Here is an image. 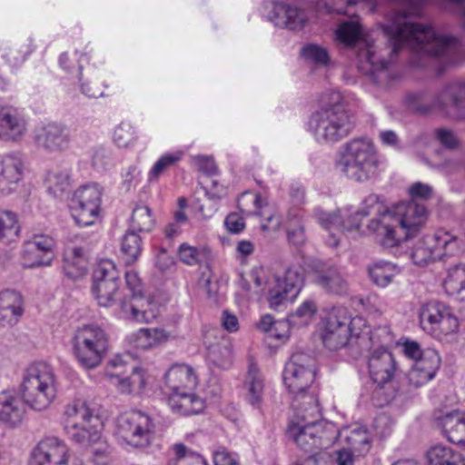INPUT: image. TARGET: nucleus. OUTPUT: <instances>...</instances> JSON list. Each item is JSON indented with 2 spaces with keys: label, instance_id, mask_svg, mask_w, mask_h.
Instances as JSON below:
<instances>
[{
  "label": "nucleus",
  "instance_id": "28",
  "mask_svg": "<svg viewBox=\"0 0 465 465\" xmlns=\"http://www.w3.org/2000/svg\"><path fill=\"white\" fill-rule=\"evenodd\" d=\"M346 325L350 328V341L355 339L361 345L363 341L370 340L371 343H387L392 341L391 335L387 327H379L374 331H371L365 319L357 316L351 318L347 312Z\"/></svg>",
  "mask_w": 465,
  "mask_h": 465
},
{
  "label": "nucleus",
  "instance_id": "44",
  "mask_svg": "<svg viewBox=\"0 0 465 465\" xmlns=\"http://www.w3.org/2000/svg\"><path fill=\"white\" fill-rule=\"evenodd\" d=\"M142 238L133 230H128L122 238L121 252L125 263L133 264L141 255Z\"/></svg>",
  "mask_w": 465,
  "mask_h": 465
},
{
  "label": "nucleus",
  "instance_id": "19",
  "mask_svg": "<svg viewBox=\"0 0 465 465\" xmlns=\"http://www.w3.org/2000/svg\"><path fill=\"white\" fill-rule=\"evenodd\" d=\"M55 241L45 234L34 235L25 242L21 253L22 265L25 268L48 266L54 258Z\"/></svg>",
  "mask_w": 465,
  "mask_h": 465
},
{
  "label": "nucleus",
  "instance_id": "27",
  "mask_svg": "<svg viewBox=\"0 0 465 465\" xmlns=\"http://www.w3.org/2000/svg\"><path fill=\"white\" fill-rule=\"evenodd\" d=\"M24 173V163L15 154L0 155V192L9 194L15 191Z\"/></svg>",
  "mask_w": 465,
  "mask_h": 465
},
{
  "label": "nucleus",
  "instance_id": "5",
  "mask_svg": "<svg viewBox=\"0 0 465 465\" xmlns=\"http://www.w3.org/2000/svg\"><path fill=\"white\" fill-rule=\"evenodd\" d=\"M428 211L424 204L416 202L401 203L391 208L381 223L386 227L381 246L387 249L399 246L415 236L425 225Z\"/></svg>",
  "mask_w": 465,
  "mask_h": 465
},
{
  "label": "nucleus",
  "instance_id": "2",
  "mask_svg": "<svg viewBox=\"0 0 465 465\" xmlns=\"http://www.w3.org/2000/svg\"><path fill=\"white\" fill-rule=\"evenodd\" d=\"M390 213L391 208L384 204L382 198L378 194L371 193L362 200L356 211L345 209L327 213L321 209H316L315 217L328 232L326 243L334 248L339 245L341 234H361L362 219L370 215H375V217L368 223L366 229L368 232L374 233L381 244L386 231L381 220Z\"/></svg>",
  "mask_w": 465,
  "mask_h": 465
},
{
  "label": "nucleus",
  "instance_id": "25",
  "mask_svg": "<svg viewBox=\"0 0 465 465\" xmlns=\"http://www.w3.org/2000/svg\"><path fill=\"white\" fill-rule=\"evenodd\" d=\"M244 400L253 409L262 411L266 395L265 379L257 364L249 363L242 384Z\"/></svg>",
  "mask_w": 465,
  "mask_h": 465
},
{
  "label": "nucleus",
  "instance_id": "1",
  "mask_svg": "<svg viewBox=\"0 0 465 465\" xmlns=\"http://www.w3.org/2000/svg\"><path fill=\"white\" fill-rule=\"evenodd\" d=\"M382 31L389 44H377L366 36L356 20L341 22L334 32L336 42L354 49L359 70L371 75L380 86H389L393 79L390 64L404 47L414 53L444 57L449 64L463 61V46L458 38L440 35L430 25L415 22L410 12L391 14Z\"/></svg>",
  "mask_w": 465,
  "mask_h": 465
},
{
  "label": "nucleus",
  "instance_id": "53",
  "mask_svg": "<svg viewBox=\"0 0 465 465\" xmlns=\"http://www.w3.org/2000/svg\"><path fill=\"white\" fill-rule=\"evenodd\" d=\"M301 55L307 62L318 66H326L330 63V54L328 50L320 45H305L301 50Z\"/></svg>",
  "mask_w": 465,
  "mask_h": 465
},
{
  "label": "nucleus",
  "instance_id": "61",
  "mask_svg": "<svg viewBox=\"0 0 465 465\" xmlns=\"http://www.w3.org/2000/svg\"><path fill=\"white\" fill-rule=\"evenodd\" d=\"M432 187L427 183L420 182L413 183L409 188V193L411 198V202H416L417 200H428L432 196Z\"/></svg>",
  "mask_w": 465,
  "mask_h": 465
},
{
  "label": "nucleus",
  "instance_id": "57",
  "mask_svg": "<svg viewBox=\"0 0 465 465\" xmlns=\"http://www.w3.org/2000/svg\"><path fill=\"white\" fill-rule=\"evenodd\" d=\"M333 5L325 4L324 8L329 14H347L346 7L352 5L366 4L374 9L377 5V0H336Z\"/></svg>",
  "mask_w": 465,
  "mask_h": 465
},
{
  "label": "nucleus",
  "instance_id": "4",
  "mask_svg": "<svg viewBox=\"0 0 465 465\" xmlns=\"http://www.w3.org/2000/svg\"><path fill=\"white\" fill-rule=\"evenodd\" d=\"M335 167L343 176L355 183L370 181L377 174L379 167L374 144L367 139L350 140L340 147Z\"/></svg>",
  "mask_w": 465,
  "mask_h": 465
},
{
  "label": "nucleus",
  "instance_id": "37",
  "mask_svg": "<svg viewBox=\"0 0 465 465\" xmlns=\"http://www.w3.org/2000/svg\"><path fill=\"white\" fill-rule=\"evenodd\" d=\"M63 269L71 279H77L85 274L86 259L84 250L78 246H68L64 252Z\"/></svg>",
  "mask_w": 465,
  "mask_h": 465
},
{
  "label": "nucleus",
  "instance_id": "23",
  "mask_svg": "<svg viewBox=\"0 0 465 465\" xmlns=\"http://www.w3.org/2000/svg\"><path fill=\"white\" fill-rule=\"evenodd\" d=\"M441 365L439 352L426 349L423 356L418 359L408 372L409 382L414 387H421L433 380Z\"/></svg>",
  "mask_w": 465,
  "mask_h": 465
},
{
  "label": "nucleus",
  "instance_id": "38",
  "mask_svg": "<svg viewBox=\"0 0 465 465\" xmlns=\"http://www.w3.org/2000/svg\"><path fill=\"white\" fill-rule=\"evenodd\" d=\"M169 334L162 328H141L130 336V342L134 347L148 350L165 342Z\"/></svg>",
  "mask_w": 465,
  "mask_h": 465
},
{
  "label": "nucleus",
  "instance_id": "21",
  "mask_svg": "<svg viewBox=\"0 0 465 465\" xmlns=\"http://www.w3.org/2000/svg\"><path fill=\"white\" fill-rule=\"evenodd\" d=\"M270 20L282 28L292 31L302 30L308 23L306 10L297 3H275L270 14Z\"/></svg>",
  "mask_w": 465,
  "mask_h": 465
},
{
  "label": "nucleus",
  "instance_id": "62",
  "mask_svg": "<svg viewBox=\"0 0 465 465\" xmlns=\"http://www.w3.org/2000/svg\"><path fill=\"white\" fill-rule=\"evenodd\" d=\"M194 162L198 170L210 176V178L215 175L218 172L217 165L212 157L198 155L194 157Z\"/></svg>",
  "mask_w": 465,
  "mask_h": 465
},
{
  "label": "nucleus",
  "instance_id": "50",
  "mask_svg": "<svg viewBox=\"0 0 465 465\" xmlns=\"http://www.w3.org/2000/svg\"><path fill=\"white\" fill-rule=\"evenodd\" d=\"M259 329L269 332L270 336L278 340L288 338L290 332V324L287 321H274L272 316L266 314L262 317L259 322Z\"/></svg>",
  "mask_w": 465,
  "mask_h": 465
},
{
  "label": "nucleus",
  "instance_id": "40",
  "mask_svg": "<svg viewBox=\"0 0 465 465\" xmlns=\"http://www.w3.org/2000/svg\"><path fill=\"white\" fill-rule=\"evenodd\" d=\"M207 361L211 366L226 370L232 365V346L227 339L210 344L207 348Z\"/></svg>",
  "mask_w": 465,
  "mask_h": 465
},
{
  "label": "nucleus",
  "instance_id": "8",
  "mask_svg": "<svg viewBox=\"0 0 465 465\" xmlns=\"http://www.w3.org/2000/svg\"><path fill=\"white\" fill-rule=\"evenodd\" d=\"M103 422L95 408L80 399L64 407V430L77 442H96L100 439Z\"/></svg>",
  "mask_w": 465,
  "mask_h": 465
},
{
  "label": "nucleus",
  "instance_id": "33",
  "mask_svg": "<svg viewBox=\"0 0 465 465\" xmlns=\"http://www.w3.org/2000/svg\"><path fill=\"white\" fill-rule=\"evenodd\" d=\"M168 405L173 412L184 416L198 414L205 408L204 401L193 391L169 393Z\"/></svg>",
  "mask_w": 465,
  "mask_h": 465
},
{
  "label": "nucleus",
  "instance_id": "34",
  "mask_svg": "<svg viewBox=\"0 0 465 465\" xmlns=\"http://www.w3.org/2000/svg\"><path fill=\"white\" fill-rule=\"evenodd\" d=\"M24 410L16 392L12 390L0 391V421L15 426L23 419Z\"/></svg>",
  "mask_w": 465,
  "mask_h": 465
},
{
  "label": "nucleus",
  "instance_id": "9",
  "mask_svg": "<svg viewBox=\"0 0 465 465\" xmlns=\"http://www.w3.org/2000/svg\"><path fill=\"white\" fill-rule=\"evenodd\" d=\"M263 272L253 271L252 278L257 287L267 286V300L271 309L278 311L292 302L301 292L304 276L298 267H289L281 273L264 280Z\"/></svg>",
  "mask_w": 465,
  "mask_h": 465
},
{
  "label": "nucleus",
  "instance_id": "35",
  "mask_svg": "<svg viewBox=\"0 0 465 465\" xmlns=\"http://www.w3.org/2000/svg\"><path fill=\"white\" fill-rule=\"evenodd\" d=\"M313 282L326 292L335 295H343L348 292L349 287L347 281L342 277L340 272L333 267L317 272Z\"/></svg>",
  "mask_w": 465,
  "mask_h": 465
},
{
  "label": "nucleus",
  "instance_id": "22",
  "mask_svg": "<svg viewBox=\"0 0 465 465\" xmlns=\"http://www.w3.org/2000/svg\"><path fill=\"white\" fill-rule=\"evenodd\" d=\"M121 316L137 322H152L159 314L157 303L151 297L134 293L129 300L120 302Z\"/></svg>",
  "mask_w": 465,
  "mask_h": 465
},
{
  "label": "nucleus",
  "instance_id": "16",
  "mask_svg": "<svg viewBox=\"0 0 465 465\" xmlns=\"http://www.w3.org/2000/svg\"><path fill=\"white\" fill-rule=\"evenodd\" d=\"M104 374L121 393L138 392L145 386L143 370L128 364L121 356H114L107 362Z\"/></svg>",
  "mask_w": 465,
  "mask_h": 465
},
{
  "label": "nucleus",
  "instance_id": "7",
  "mask_svg": "<svg viewBox=\"0 0 465 465\" xmlns=\"http://www.w3.org/2000/svg\"><path fill=\"white\" fill-rule=\"evenodd\" d=\"M22 400L36 411L47 409L56 399L55 374L45 361L30 364L24 372L20 388Z\"/></svg>",
  "mask_w": 465,
  "mask_h": 465
},
{
  "label": "nucleus",
  "instance_id": "3",
  "mask_svg": "<svg viewBox=\"0 0 465 465\" xmlns=\"http://www.w3.org/2000/svg\"><path fill=\"white\" fill-rule=\"evenodd\" d=\"M306 402L297 406V412L290 420L286 435L296 445L307 452L328 449L338 439V428L331 422L320 420L321 411L318 399L309 397Z\"/></svg>",
  "mask_w": 465,
  "mask_h": 465
},
{
  "label": "nucleus",
  "instance_id": "32",
  "mask_svg": "<svg viewBox=\"0 0 465 465\" xmlns=\"http://www.w3.org/2000/svg\"><path fill=\"white\" fill-rule=\"evenodd\" d=\"M338 438L346 443L347 447L357 456H364L371 449L372 438L370 432L365 427L358 424L341 430H338Z\"/></svg>",
  "mask_w": 465,
  "mask_h": 465
},
{
  "label": "nucleus",
  "instance_id": "20",
  "mask_svg": "<svg viewBox=\"0 0 465 465\" xmlns=\"http://www.w3.org/2000/svg\"><path fill=\"white\" fill-rule=\"evenodd\" d=\"M367 367L370 378L380 387L389 383L396 372V361L391 351L383 346L373 349L367 359ZM381 388L375 391L381 392Z\"/></svg>",
  "mask_w": 465,
  "mask_h": 465
},
{
  "label": "nucleus",
  "instance_id": "58",
  "mask_svg": "<svg viewBox=\"0 0 465 465\" xmlns=\"http://www.w3.org/2000/svg\"><path fill=\"white\" fill-rule=\"evenodd\" d=\"M317 312V307L314 302L311 300L304 301L296 310V312L291 315L290 321L295 322V318L301 320V323L306 324L313 317Z\"/></svg>",
  "mask_w": 465,
  "mask_h": 465
},
{
  "label": "nucleus",
  "instance_id": "39",
  "mask_svg": "<svg viewBox=\"0 0 465 465\" xmlns=\"http://www.w3.org/2000/svg\"><path fill=\"white\" fill-rule=\"evenodd\" d=\"M20 232L17 214L12 211L0 210V248L17 242Z\"/></svg>",
  "mask_w": 465,
  "mask_h": 465
},
{
  "label": "nucleus",
  "instance_id": "41",
  "mask_svg": "<svg viewBox=\"0 0 465 465\" xmlns=\"http://www.w3.org/2000/svg\"><path fill=\"white\" fill-rule=\"evenodd\" d=\"M429 465H465L463 456L451 448L435 445L427 452Z\"/></svg>",
  "mask_w": 465,
  "mask_h": 465
},
{
  "label": "nucleus",
  "instance_id": "11",
  "mask_svg": "<svg viewBox=\"0 0 465 465\" xmlns=\"http://www.w3.org/2000/svg\"><path fill=\"white\" fill-rule=\"evenodd\" d=\"M462 241L454 233L443 229L437 230L419 240L412 251L411 260L419 266H425L430 262L458 253Z\"/></svg>",
  "mask_w": 465,
  "mask_h": 465
},
{
  "label": "nucleus",
  "instance_id": "46",
  "mask_svg": "<svg viewBox=\"0 0 465 465\" xmlns=\"http://www.w3.org/2000/svg\"><path fill=\"white\" fill-rule=\"evenodd\" d=\"M154 224L152 211L147 205L141 204L134 208L129 230L135 232H149L153 229Z\"/></svg>",
  "mask_w": 465,
  "mask_h": 465
},
{
  "label": "nucleus",
  "instance_id": "29",
  "mask_svg": "<svg viewBox=\"0 0 465 465\" xmlns=\"http://www.w3.org/2000/svg\"><path fill=\"white\" fill-rule=\"evenodd\" d=\"M164 381L168 394L193 391L198 383L193 369L185 364L172 366L165 373Z\"/></svg>",
  "mask_w": 465,
  "mask_h": 465
},
{
  "label": "nucleus",
  "instance_id": "64",
  "mask_svg": "<svg viewBox=\"0 0 465 465\" xmlns=\"http://www.w3.org/2000/svg\"><path fill=\"white\" fill-rule=\"evenodd\" d=\"M227 230L232 233H239L245 228L243 217L238 213L228 214L224 220Z\"/></svg>",
  "mask_w": 465,
  "mask_h": 465
},
{
  "label": "nucleus",
  "instance_id": "55",
  "mask_svg": "<svg viewBox=\"0 0 465 465\" xmlns=\"http://www.w3.org/2000/svg\"><path fill=\"white\" fill-rule=\"evenodd\" d=\"M114 142L119 147H128L136 140L135 130L129 123L119 124L114 132Z\"/></svg>",
  "mask_w": 465,
  "mask_h": 465
},
{
  "label": "nucleus",
  "instance_id": "63",
  "mask_svg": "<svg viewBox=\"0 0 465 465\" xmlns=\"http://www.w3.org/2000/svg\"><path fill=\"white\" fill-rule=\"evenodd\" d=\"M213 460L214 465H240L238 456L224 448H220L213 452Z\"/></svg>",
  "mask_w": 465,
  "mask_h": 465
},
{
  "label": "nucleus",
  "instance_id": "51",
  "mask_svg": "<svg viewBox=\"0 0 465 465\" xmlns=\"http://www.w3.org/2000/svg\"><path fill=\"white\" fill-rule=\"evenodd\" d=\"M58 126L48 124L40 126L35 133V143L46 151H54L57 146Z\"/></svg>",
  "mask_w": 465,
  "mask_h": 465
},
{
  "label": "nucleus",
  "instance_id": "47",
  "mask_svg": "<svg viewBox=\"0 0 465 465\" xmlns=\"http://www.w3.org/2000/svg\"><path fill=\"white\" fill-rule=\"evenodd\" d=\"M173 456L170 458L167 465H207L201 455L188 449L183 443H174L172 446Z\"/></svg>",
  "mask_w": 465,
  "mask_h": 465
},
{
  "label": "nucleus",
  "instance_id": "56",
  "mask_svg": "<svg viewBox=\"0 0 465 465\" xmlns=\"http://www.w3.org/2000/svg\"><path fill=\"white\" fill-rule=\"evenodd\" d=\"M203 188L205 192V196L214 199L220 202L223 198L228 194L227 186L220 183V182L214 178H208L204 181Z\"/></svg>",
  "mask_w": 465,
  "mask_h": 465
},
{
  "label": "nucleus",
  "instance_id": "43",
  "mask_svg": "<svg viewBox=\"0 0 465 465\" xmlns=\"http://www.w3.org/2000/svg\"><path fill=\"white\" fill-rule=\"evenodd\" d=\"M401 272L400 268L394 263L380 261L369 269V275L372 282L379 287H387Z\"/></svg>",
  "mask_w": 465,
  "mask_h": 465
},
{
  "label": "nucleus",
  "instance_id": "48",
  "mask_svg": "<svg viewBox=\"0 0 465 465\" xmlns=\"http://www.w3.org/2000/svg\"><path fill=\"white\" fill-rule=\"evenodd\" d=\"M442 286L448 295L460 294L465 291V264L450 267Z\"/></svg>",
  "mask_w": 465,
  "mask_h": 465
},
{
  "label": "nucleus",
  "instance_id": "59",
  "mask_svg": "<svg viewBox=\"0 0 465 465\" xmlns=\"http://www.w3.org/2000/svg\"><path fill=\"white\" fill-rule=\"evenodd\" d=\"M438 142L447 149H456L460 146V139L456 134L448 128H439L435 131Z\"/></svg>",
  "mask_w": 465,
  "mask_h": 465
},
{
  "label": "nucleus",
  "instance_id": "52",
  "mask_svg": "<svg viewBox=\"0 0 465 465\" xmlns=\"http://www.w3.org/2000/svg\"><path fill=\"white\" fill-rule=\"evenodd\" d=\"M264 205L262 197L255 193H244L238 200V206L246 215L263 216L262 208Z\"/></svg>",
  "mask_w": 465,
  "mask_h": 465
},
{
  "label": "nucleus",
  "instance_id": "18",
  "mask_svg": "<svg viewBox=\"0 0 465 465\" xmlns=\"http://www.w3.org/2000/svg\"><path fill=\"white\" fill-rule=\"evenodd\" d=\"M347 309L332 308L325 318L322 339L324 346L331 351L344 347L350 341V328L346 325Z\"/></svg>",
  "mask_w": 465,
  "mask_h": 465
},
{
  "label": "nucleus",
  "instance_id": "45",
  "mask_svg": "<svg viewBox=\"0 0 465 465\" xmlns=\"http://www.w3.org/2000/svg\"><path fill=\"white\" fill-rule=\"evenodd\" d=\"M302 217V213L298 209H291L288 212L286 232L289 242L293 245H302L306 241Z\"/></svg>",
  "mask_w": 465,
  "mask_h": 465
},
{
  "label": "nucleus",
  "instance_id": "26",
  "mask_svg": "<svg viewBox=\"0 0 465 465\" xmlns=\"http://www.w3.org/2000/svg\"><path fill=\"white\" fill-rule=\"evenodd\" d=\"M437 104L450 116L465 118V83L446 85L437 96Z\"/></svg>",
  "mask_w": 465,
  "mask_h": 465
},
{
  "label": "nucleus",
  "instance_id": "17",
  "mask_svg": "<svg viewBox=\"0 0 465 465\" xmlns=\"http://www.w3.org/2000/svg\"><path fill=\"white\" fill-rule=\"evenodd\" d=\"M119 272L114 262L101 260L93 272L92 292L100 306H111L118 294Z\"/></svg>",
  "mask_w": 465,
  "mask_h": 465
},
{
  "label": "nucleus",
  "instance_id": "13",
  "mask_svg": "<svg viewBox=\"0 0 465 465\" xmlns=\"http://www.w3.org/2000/svg\"><path fill=\"white\" fill-rule=\"evenodd\" d=\"M116 435L133 448L145 449L154 440L155 424L148 414L133 411L118 417Z\"/></svg>",
  "mask_w": 465,
  "mask_h": 465
},
{
  "label": "nucleus",
  "instance_id": "24",
  "mask_svg": "<svg viewBox=\"0 0 465 465\" xmlns=\"http://www.w3.org/2000/svg\"><path fill=\"white\" fill-rule=\"evenodd\" d=\"M27 133V121L18 110L0 106V140L18 142Z\"/></svg>",
  "mask_w": 465,
  "mask_h": 465
},
{
  "label": "nucleus",
  "instance_id": "36",
  "mask_svg": "<svg viewBox=\"0 0 465 465\" xmlns=\"http://www.w3.org/2000/svg\"><path fill=\"white\" fill-rule=\"evenodd\" d=\"M29 465H58V439L41 440L31 452Z\"/></svg>",
  "mask_w": 465,
  "mask_h": 465
},
{
  "label": "nucleus",
  "instance_id": "15",
  "mask_svg": "<svg viewBox=\"0 0 465 465\" xmlns=\"http://www.w3.org/2000/svg\"><path fill=\"white\" fill-rule=\"evenodd\" d=\"M421 328L441 341H451L458 330L459 322L451 310L439 302L423 305L420 312Z\"/></svg>",
  "mask_w": 465,
  "mask_h": 465
},
{
  "label": "nucleus",
  "instance_id": "49",
  "mask_svg": "<svg viewBox=\"0 0 465 465\" xmlns=\"http://www.w3.org/2000/svg\"><path fill=\"white\" fill-rule=\"evenodd\" d=\"M108 455L104 449H94L90 457L78 460L70 451H63L60 465H108Z\"/></svg>",
  "mask_w": 465,
  "mask_h": 465
},
{
  "label": "nucleus",
  "instance_id": "12",
  "mask_svg": "<svg viewBox=\"0 0 465 465\" xmlns=\"http://www.w3.org/2000/svg\"><path fill=\"white\" fill-rule=\"evenodd\" d=\"M282 377L287 390L296 397L301 396L302 401L298 406L304 402L306 406L309 405V397L317 399L313 393L305 392L315 378V361L311 355L304 352L293 353L284 367Z\"/></svg>",
  "mask_w": 465,
  "mask_h": 465
},
{
  "label": "nucleus",
  "instance_id": "30",
  "mask_svg": "<svg viewBox=\"0 0 465 465\" xmlns=\"http://www.w3.org/2000/svg\"><path fill=\"white\" fill-rule=\"evenodd\" d=\"M442 435L453 444L465 443V412L454 411L436 418Z\"/></svg>",
  "mask_w": 465,
  "mask_h": 465
},
{
  "label": "nucleus",
  "instance_id": "42",
  "mask_svg": "<svg viewBox=\"0 0 465 465\" xmlns=\"http://www.w3.org/2000/svg\"><path fill=\"white\" fill-rule=\"evenodd\" d=\"M184 157V152L176 150L163 153L153 164L148 172L150 183L158 181L159 177L170 169L175 167Z\"/></svg>",
  "mask_w": 465,
  "mask_h": 465
},
{
  "label": "nucleus",
  "instance_id": "10",
  "mask_svg": "<svg viewBox=\"0 0 465 465\" xmlns=\"http://www.w3.org/2000/svg\"><path fill=\"white\" fill-rule=\"evenodd\" d=\"M109 347L107 333L98 325L79 328L74 339V350L79 363L85 369H94L104 361Z\"/></svg>",
  "mask_w": 465,
  "mask_h": 465
},
{
  "label": "nucleus",
  "instance_id": "60",
  "mask_svg": "<svg viewBox=\"0 0 465 465\" xmlns=\"http://www.w3.org/2000/svg\"><path fill=\"white\" fill-rule=\"evenodd\" d=\"M194 208L202 218L211 219L217 213L219 208V202L205 196L203 200H198L195 203Z\"/></svg>",
  "mask_w": 465,
  "mask_h": 465
},
{
  "label": "nucleus",
  "instance_id": "54",
  "mask_svg": "<svg viewBox=\"0 0 465 465\" xmlns=\"http://www.w3.org/2000/svg\"><path fill=\"white\" fill-rule=\"evenodd\" d=\"M179 260L189 266H195L205 258V249L197 248L186 242L182 243L177 251Z\"/></svg>",
  "mask_w": 465,
  "mask_h": 465
},
{
  "label": "nucleus",
  "instance_id": "31",
  "mask_svg": "<svg viewBox=\"0 0 465 465\" xmlns=\"http://www.w3.org/2000/svg\"><path fill=\"white\" fill-rule=\"evenodd\" d=\"M24 301L21 294L14 290L0 292V324L14 325L24 314Z\"/></svg>",
  "mask_w": 465,
  "mask_h": 465
},
{
  "label": "nucleus",
  "instance_id": "6",
  "mask_svg": "<svg viewBox=\"0 0 465 465\" xmlns=\"http://www.w3.org/2000/svg\"><path fill=\"white\" fill-rule=\"evenodd\" d=\"M332 104L314 112L309 120V131L320 143H335L353 129L351 115L341 103L339 93H331Z\"/></svg>",
  "mask_w": 465,
  "mask_h": 465
},
{
  "label": "nucleus",
  "instance_id": "14",
  "mask_svg": "<svg viewBox=\"0 0 465 465\" xmlns=\"http://www.w3.org/2000/svg\"><path fill=\"white\" fill-rule=\"evenodd\" d=\"M103 194V188L97 183L83 185L74 192L68 207L77 225L87 227L101 220Z\"/></svg>",
  "mask_w": 465,
  "mask_h": 465
}]
</instances>
